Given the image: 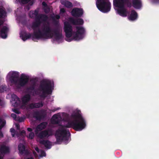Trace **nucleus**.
<instances>
[{
	"mask_svg": "<svg viewBox=\"0 0 159 159\" xmlns=\"http://www.w3.org/2000/svg\"><path fill=\"white\" fill-rule=\"evenodd\" d=\"M25 134V131L24 130H22V131H21V132L20 133V134L21 135H23L24 134Z\"/></svg>",
	"mask_w": 159,
	"mask_h": 159,
	"instance_id": "41",
	"label": "nucleus"
},
{
	"mask_svg": "<svg viewBox=\"0 0 159 159\" xmlns=\"http://www.w3.org/2000/svg\"><path fill=\"white\" fill-rule=\"evenodd\" d=\"M51 135V132L48 130H44L40 132L38 137L41 139L48 138Z\"/></svg>",
	"mask_w": 159,
	"mask_h": 159,
	"instance_id": "12",
	"label": "nucleus"
},
{
	"mask_svg": "<svg viewBox=\"0 0 159 159\" xmlns=\"http://www.w3.org/2000/svg\"><path fill=\"white\" fill-rule=\"evenodd\" d=\"M13 111L15 113L17 114H19L20 113L18 109H16V108H15L13 109Z\"/></svg>",
	"mask_w": 159,
	"mask_h": 159,
	"instance_id": "39",
	"label": "nucleus"
},
{
	"mask_svg": "<svg viewBox=\"0 0 159 159\" xmlns=\"http://www.w3.org/2000/svg\"><path fill=\"white\" fill-rule=\"evenodd\" d=\"M1 158H3V157L0 155V159H1Z\"/></svg>",
	"mask_w": 159,
	"mask_h": 159,
	"instance_id": "55",
	"label": "nucleus"
},
{
	"mask_svg": "<svg viewBox=\"0 0 159 159\" xmlns=\"http://www.w3.org/2000/svg\"><path fill=\"white\" fill-rule=\"evenodd\" d=\"M12 136L13 137H14L15 136V133H12Z\"/></svg>",
	"mask_w": 159,
	"mask_h": 159,
	"instance_id": "54",
	"label": "nucleus"
},
{
	"mask_svg": "<svg viewBox=\"0 0 159 159\" xmlns=\"http://www.w3.org/2000/svg\"><path fill=\"white\" fill-rule=\"evenodd\" d=\"M35 150L37 152L39 151V149L38 147H36L35 148Z\"/></svg>",
	"mask_w": 159,
	"mask_h": 159,
	"instance_id": "51",
	"label": "nucleus"
},
{
	"mask_svg": "<svg viewBox=\"0 0 159 159\" xmlns=\"http://www.w3.org/2000/svg\"><path fill=\"white\" fill-rule=\"evenodd\" d=\"M42 4L44 7L48 6L47 4L45 2H42Z\"/></svg>",
	"mask_w": 159,
	"mask_h": 159,
	"instance_id": "42",
	"label": "nucleus"
},
{
	"mask_svg": "<svg viewBox=\"0 0 159 159\" xmlns=\"http://www.w3.org/2000/svg\"><path fill=\"white\" fill-rule=\"evenodd\" d=\"M96 5L98 9L103 13L108 12L110 10L111 3L106 0H97Z\"/></svg>",
	"mask_w": 159,
	"mask_h": 159,
	"instance_id": "6",
	"label": "nucleus"
},
{
	"mask_svg": "<svg viewBox=\"0 0 159 159\" xmlns=\"http://www.w3.org/2000/svg\"><path fill=\"white\" fill-rule=\"evenodd\" d=\"M76 31L73 32V38L76 40L83 39L84 37L85 30L83 27L80 26L75 27Z\"/></svg>",
	"mask_w": 159,
	"mask_h": 159,
	"instance_id": "7",
	"label": "nucleus"
},
{
	"mask_svg": "<svg viewBox=\"0 0 159 159\" xmlns=\"http://www.w3.org/2000/svg\"><path fill=\"white\" fill-rule=\"evenodd\" d=\"M34 133L33 132H30L28 135L27 136L28 138L30 139H32L34 138Z\"/></svg>",
	"mask_w": 159,
	"mask_h": 159,
	"instance_id": "33",
	"label": "nucleus"
},
{
	"mask_svg": "<svg viewBox=\"0 0 159 159\" xmlns=\"http://www.w3.org/2000/svg\"><path fill=\"white\" fill-rule=\"evenodd\" d=\"M17 120H18L19 122H21L24 121V119L22 117H18Z\"/></svg>",
	"mask_w": 159,
	"mask_h": 159,
	"instance_id": "38",
	"label": "nucleus"
},
{
	"mask_svg": "<svg viewBox=\"0 0 159 159\" xmlns=\"http://www.w3.org/2000/svg\"><path fill=\"white\" fill-rule=\"evenodd\" d=\"M40 143L44 145V146L47 149H50L52 146L51 143L48 140H43L40 142Z\"/></svg>",
	"mask_w": 159,
	"mask_h": 159,
	"instance_id": "24",
	"label": "nucleus"
},
{
	"mask_svg": "<svg viewBox=\"0 0 159 159\" xmlns=\"http://www.w3.org/2000/svg\"><path fill=\"white\" fill-rule=\"evenodd\" d=\"M43 10L45 13L48 14L49 13L50 11V9L48 6L44 7Z\"/></svg>",
	"mask_w": 159,
	"mask_h": 159,
	"instance_id": "36",
	"label": "nucleus"
},
{
	"mask_svg": "<svg viewBox=\"0 0 159 159\" xmlns=\"http://www.w3.org/2000/svg\"><path fill=\"white\" fill-rule=\"evenodd\" d=\"M60 109V108L59 107H58V108H57L56 109H52V110H51V111L52 112H54L55 111H56Z\"/></svg>",
	"mask_w": 159,
	"mask_h": 159,
	"instance_id": "44",
	"label": "nucleus"
},
{
	"mask_svg": "<svg viewBox=\"0 0 159 159\" xmlns=\"http://www.w3.org/2000/svg\"><path fill=\"white\" fill-rule=\"evenodd\" d=\"M38 90L42 92L41 96L45 98L47 94H51L52 93L51 82L48 80H42L40 82Z\"/></svg>",
	"mask_w": 159,
	"mask_h": 159,
	"instance_id": "5",
	"label": "nucleus"
},
{
	"mask_svg": "<svg viewBox=\"0 0 159 159\" xmlns=\"http://www.w3.org/2000/svg\"><path fill=\"white\" fill-rule=\"evenodd\" d=\"M27 130L29 132H31L32 131V129L30 128H27Z\"/></svg>",
	"mask_w": 159,
	"mask_h": 159,
	"instance_id": "47",
	"label": "nucleus"
},
{
	"mask_svg": "<svg viewBox=\"0 0 159 159\" xmlns=\"http://www.w3.org/2000/svg\"><path fill=\"white\" fill-rule=\"evenodd\" d=\"M155 2L157 3H159V0H153Z\"/></svg>",
	"mask_w": 159,
	"mask_h": 159,
	"instance_id": "52",
	"label": "nucleus"
},
{
	"mask_svg": "<svg viewBox=\"0 0 159 159\" xmlns=\"http://www.w3.org/2000/svg\"><path fill=\"white\" fill-rule=\"evenodd\" d=\"M60 12L61 13H64L65 12V10L64 8H61L60 9Z\"/></svg>",
	"mask_w": 159,
	"mask_h": 159,
	"instance_id": "46",
	"label": "nucleus"
},
{
	"mask_svg": "<svg viewBox=\"0 0 159 159\" xmlns=\"http://www.w3.org/2000/svg\"><path fill=\"white\" fill-rule=\"evenodd\" d=\"M132 6L134 8L139 9L142 6V2L141 0H132Z\"/></svg>",
	"mask_w": 159,
	"mask_h": 159,
	"instance_id": "18",
	"label": "nucleus"
},
{
	"mask_svg": "<svg viewBox=\"0 0 159 159\" xmlns=\"http://www.w3.org/2000/svg\"><path fill=\"white\" fill-rule=\"evenodd\" d=\"M70 134L68 130L64 129L63 128H59L56 132L55 136L56 142L58 144L64 141L66 143H68L70 138Z\"/></svg>",
	"mask_w": 159,
	"mask_h": 159,
	"instance_id": "4",
	"label": "nucleus"
},
{
	"mask_svg": "<svg viewBox=\"0 0 159 159\" xmlns=\"http://www.w3.org/2000/svg\"><path fill=\"white\" fill-rule=\"evenodd\" d=\"M11 97L14 100H13V104L15 107H18L20 106V101L19 98L16 95L13 94Z\"/></svg>",
	"mask_w": 159,
	"mask_h": 159,
	"instance_id": "17",
	"label": "nucleus"
},
{
	"mask_svg": "<svg viewBox=\"0 0 159 159\" xmlns=\"http://www.w3.org/2000/svg\"><path fill=\"white\" fill-rule=\"evenodd\" d=\"M43 106V104L42 102H39L38 103H31L29 105V107L31 109L34 108H38Z\"/></svg>",
	"mask_w": 159,
	"mask_h": 159,
	"instance_id": "22",
	"label": "nucleus"
},
{
	"mask_svg": "<svg viewBox=\"0 0 159 159\" xmlns=\"http://www.w3.org/2000/svg\"><path fill=\"white\" fill-rule=\"evenodd\" d=\"M30 0H18L19 2L23 4L28 3Z\"/></svg>",
	"mask_w": 159,
	"mask_h": 159,
	"instance_id": "35",
	"label": "nucleus"
},
{
	"mask_svg": "<svg viewBox=\"0 0 159 159\" xmlns=\"http://www.w3.org/2000/svg\"><path fill=\"white\" fill-rule=\"evenodd\" d=\"M3 23V22L1 20H0V26L1 25H2Z\"/></svg>",
	"mask_w": 159,
	"mask_h": 159,
	"instance_id": "50",
	"label": "nucleus"
},
{
	"mask_svg": "<svg viewBox=\"0 0 159 159\" xmlns=\"http://www.w3.org/2000/svg\"><path fill=\"white\" fill-rule=\"evenodd\" d=\"M68 20L69 22L74 25H82L84 23V20L81 18L75 19L70 17L69 18Z\"/></svg>",
	"mask_w": 159,
	"mask_h": 159,
	"instance_id": "10",
	"label": "nucleus"
},
{
	"mask_svg": "<svg viewBox=\"0 0 159 159\" xmlns=\"http://www.w3.org/2000/svg\"><path fill=\"white\" fill-rule=\"evenodd\" d=\"M54 34V37L56 40H59L62 38V34L60 32L59 28H57L53 31Z\"/></svg>",
	"mask_w": 159,
	"mask_h": 159,
	"instance_id": "16",
	"label": "nucleus"
},
{
	"mask_svg": "<svg viewBox=\"0 0 159 159\" xmlns=\"http://www.w3.org/2000/svg\"><path fill=\"white\" fill-rule=\"evenodd\" d=\"M6 14V12L4 9L0 8V18H2L5 17Z\"/></svg>",
	"mask_w": 159,
	"mask_h": 159,
	"instance_id": "31",
	"label": "nucleus"
},
{
	"mask_svg": "<svg viewBox=\"0 0 159 159\" xmlns=\"http://www.w3.org/2000/svg\"><path fill=\"white\" fill-rule=\"evenodd\" d=\"M120 4L113 1V5L116 7H119V8L117 10L118 14L122 17H126L128 13L124 7L123 2L122 0H120Z\"/></svg>",
	"mask_w": 159,
	"mask_h": 159,
	"instance_id": "8",
	"label": "nucleus"
},
{
	"mask_svg": "<svg viewBox=\"0 0 159 159\" xmlns=\"http://www.w3.org/2000/svg\"><path fill=\"white\" fill-rule=\"evenodd\" d=\"M31 81H32L31 85L27 88V91L30 93H31L33 91H34L36 93V90L35 89V87L36 83L33 80H31Z\"/></svg>",
	"mask_w": 159,
	"mask_h": 159,
	"instance_id": "19",
	"label": "nucleus"
},
{
	"mask_svg": "<svg viewBox=\"0 0 159 159\" xmlns=\"http://www.w3.org/2000/svg\"><path fill=\"white\" fill-rule=\"evenodd\" d=\"M61 2L62 4L67 8H70L73 7L72 3L68 1L61 0Z\"/></svg>",
	"mask_w": 159,
	"mask_h": 159,
	"instance_id": "27",
	"label": "nucleus"
},
{
	"mask_svg": "<svg viewBox=\"0 0 159 159\" xmlns=\"http://www.w3.org/2000/svg\"><path fill=\"white\" fill-rule=\"evenodd\" d=\"M11 116L13 118L14 120H16L17 116L16 114L12 113L11 115Z\"/></svg>",
	"mask_w": 159,
	"mask_h": 159,
	"instance_id": "37",
	"label": "nucleus"
},
{
	"mask_svg": "<svg viewBox=\"0 0 159 159\" xmlns=\"http://www.w3.org/2000/svg\"><path fill=\"white\" fill-rule=\"evenodd\" d=\"M35 21L32 23L31 28L34 31L32 35V39H47L52 37L53 34L52 30L49 25L44 24L42 28V31L39 29L41 22L35 19Z\"/></svg>",
	"mask_w": 159,
	"mask_h": 159,
	"instance_id": "1",
	"label": "nucleus"
},
{
	"mask_svg": "<svg viewBox=\"0 0 159 159\" xmlns=\"http://www.w3.org/2000/svg\"><path fill=\"white\" fill-rule=\"evenodd\" d=\"M71 14L74 17H81L83 14V10L81 8H78L73 9L71 11Z\"/></svg>",
	"mask_w": 159,
	"mask_h": 159,
	"instance_id": "11",
	"label": "nucleus"
},
{
	"mask_svg": "<svg viewBox=\"0 0 159 159\" xmlns=\"http://www.w3.org/2000/svg\"><path fill=\"white\" fill-rule=\"evenodd\" d=\"M31 99V96L29 94L25 95L22 98V107H25L26 103Z\"/></svg>",
	"mask_w": 159,
	"mask_h": 159,
	"instance_id": "14",
	"label": "nucleus"
},
{
	"mask_svg": "<svg viewBox=\"0 0 159 159\" xmlns=\"http://www.w3.org/2000/svg\"><path fill=\"white\" fill-rule=\"evenodd\" d=\"M20 37H22V40L25 41L27 39H28L31 37H32V34H31L30 33L28 34H27L26 32L25 33L23 34H20Z\"/></svg>",
	"mask_w": 159,
	"mask_h": 159,
	"instance_id": "26",
	"label": "nucleus"
},
{
	"mask_svg": "<svg viewBox=\"0 0 159 159\" xmlns=\"http://www.w3.org/2000/svg\"><path fill=\"white\" fill-rule=\"evenodd\" d=\"M16 126L17 129H18L19 128H20V126L18 125H16Z\"/></svg>",
	"mask_w": 159,
	"mask_h": 159,
	"instance_id": "53",
	"label": "nucleus"
},
{
	"mask_svg": "<svg viewBox=\"0 0 159 159\" xmlns=\"http://www.w3.org/2000/svg\"><path fill=\"white\" fill-rule=\"evenodd\" d=\"M41 155L43 156H46V153L45 152L43 151L41 152Z\"/></svg>",
	"mask_w": 159,
	"mask_h": 159,
	"instance_id": "45",
	"label": "nucleus"
},
{
	"mask_svg": "<svg viewBox=\"0 0 159 159\" xmlns=\"http://www.w3.org/2000/svg\"><path fill=\"white\" fill-rule=\"evenodd\" d=\"M19 73L13 71L10 78L11 83L14 84L17 89H20L24 86L29 81V77L24 74H22L19 78Z\"/></svg>",
	"mask_w": 159,
	"mask_h": 159,
	"instance_id": "3",
	"label": "nucleus"
},
{
	"mask_svg": "<svg viewBox=\"0 0 159 159\" xmlns=\"http://www.w3.org/2000/svg\"><path fill=\"white\" fill-rule=\"evenodd\" d=\"M0 150L2 153H6L9 152V149L5 145H2L1 147Z\"/></svg>",
	"mask_w": 159,
	"mask_h": 159,
	"instance_id": "30",
	"label": "nucleus"
},
{
	"mask_svg": "<svg viewBox=\"0 0 159 159\" xmlns=\"http://www.w3.org/2000/svg\"><path fill=\"white\" fill-rule=\"evenodd\" d=\"M3 105V103L2 101L0 99V106H2Z\"/></svg>",
	"mask_w": 159,
	"mask_h": 159,
	"instance_id": "49",
	"label": "nucleus"
},
{
	"mask_svg": "<svg viewBox=\"0 0 159 159\" xmlns=\"http://www.w3.org/2000/svg\"><path fill=\"white\" fill-rule=\"evenodd\" d=\"M51 122L53 124H58L60 123V121L56 114L53 115L52 116Z\"/></svg>",
	"mask_w": 159,
	"mask_h": 159,
	"instance_id": "29",
	"label": "nucleus"
},
{
	"mask_svg": "<svg viewBox=\"0 0 159 159\" xmlns=\"http://www.w3.org/2000/svg\"><path fill=\"white\" fill-rule=\"evenodd\" d=\"M48 19V16L45 14H40L36 17V20L42 23V21H46Z\"/></svg>",
	"mask_w": 159,
	"mask_h": 159,
	"instance_id": "20",
	"label": "nucleus"
},
{
	"mask_svg": "<svg viewBox=\"0 0 159 159\" xmlns=\"http://www.w3.org/2000/svg\"><path fill=\"white\" fill-rule=\"evenodd\" d=\"M138 17V14L137 12L134 10L131 11V13L129 17V19L131 20H134L136 19Z\"/></svg>",
	"mask_w": 159,
	"mask_h": 159,
	"instance_id": "25",
	"label": "nucleus"
},
{
	"mask_svg": "<svg viewBox=\"0 0 159 159\" xmlns=\"http://www.w3.org/2000/svg\"><path fill=\"white\" fill-rule=\"evenodd\" d=\"M86 126L85 120L80 113L77 112L72 114L67 124L64 126L67 128H72L77 131L82 130Z\"/></svg>",
	"mask_w": 159,
	"mask_h": 159,
	"instance_id": "2",
	"label": "nucleus"
},
{
	"mask_svg": "<svg viewBox=\"0 0 159 159\" xmlns=\"http://www.w3.org/2000/svg\"><path fill=\"white\" fill-rule=\"evenodd\" d=\"M8 28L6 26H4L0 31V36L2 39H6L7 37V34L8 31Z\"/></svg>",
	"mask_w": 159,
	"mask_h": 159,
	"instance_id": "15",
	"label": "nucleus"
},
{
	"mask_svg": "<svg viewBox=\"0 0 159 159\" xmlns=\"http://www.w3.org/2000/svg\"><path fill=\"white\" fill-rule=\"evenodd\" d=\"M10 132L12 133H15V130L14 128H11L10 129Z\"/></svg>",
	"mask_w": 159,
	"mask_h": 159,
	"instance_id": "40",
	"label": "nucleus"
},
{
	"mask_svg": "<svg viewBox=\"0 0 159 159\" xmlns=\"http://www.w3.org/2000/svg\"><path fill=\"white\" fill-rule=\"evenodd\" d=\"M54 18L57 19H59L60 18V16L58 15H57L54 16Z\"/></svg>",
	"mask_w": 159,
	"mask_h": 159,
	"instance_id": "43",
	"label": "nucleus"
},
{
	"mask_svg": "<svg viewBox=\"0 0 159 159\" xmlns=\"http://www.w3.org/2000/svg\"><path fill=\"white\" fill-rule=\"evenodd\" d=\"M7 88V86L6 85H2L0 86V93H2L6 91Z\"/></svg>",
	"mask_w": 159,
	"mask_h": 159,
	"instance_id": "34",
	"label": "nucleus"
},
{
	"mask_svg": "<svg viewBox=\"0 0 159 159\" xmlns=\"http://www.w3.org/2000/svg\"><path fill=\"white\" fill-rule=\"evenodd\" d=\"M39 11L37 10H35L34 11L32 12L30 11L29 13V16L31 18H34L35 17V19H36V17L39 16Z\"/></svg>",
	"mask_w": 159,
	"mask_h": 159,
	"instance_id": "28",
	"label": "nucleus"
},
{
	"mask_svg": "<svg viewBox=\"0 0 159 159\" xmlns=\"http://www.w3.org/2000/svg\"><path fill=\"white\" fill-rule=\"evenodd\" d=\"M33 115L34 118L38 120H40L44 117L43 112L42 111H35L34 112Z\"/></svg>",
	"mask_w": 159,
	"mask_h": 159,
	"instance_id": "13",
	"label": "nucleus"
},
{
	"mask_svg": "<svg viewBox=\"0 0 159 159\" xmlns=\"http://www.w3.org/2000/svg\"><path fill=\"white\" fill-rule=\"evenodd\" d=\"M3 134L1 131L0 132V136L1 137H3Z\"/></svg>",
	"mask_w": 159,
	"mask_h": 159,
	"instance_id": "48",
	"label": "nucleus"
},
{
	"mask_svg": "<svg viewBox=\"0 0 159 159\" xmlns=\"http://www.w3.org/2000/svg\"><path fill=\"white\" fill-rule=\"evenodd\" d=\"M1 159H3V158H1Z\"/></svg>",
	"mask_w": 159,
	"mask_h": 159,
	"instance_id": "56",
	"label": "nucleus"
},
{
	"mask_svg": "<svg viewBox=\"0 0 159 159\" xmlns=\"http://www.w3.org/2000/svg\"><path fill=\"white\" fill-rule=\"evenodd\" d=\"M48 123L46 122H43L39 125L36 127L35 132L40 131L45 129L47 126Z\"/></svg>",
	"mask_w": 159,
	"mask_h": 159,
	"instance_id": "21",
	"label": "nucleus"
},
{
	"mask_svg": "<svg viewBox=\"0 0 159 159\" xmlns=\"http://www.w3.org/2000/svg\"><path fill=\"white\" fill-rule=\"evenodd\" d=\"M64 30L67 38L71 37L73 34L72 27L68 22L64 23Z\"/></svg>",
	"mask_w": 159,
	"mask_h": 159,
	"instance_id": "9",
	"label": "nucleus"
},
{
	"mask_svg": "<svg viewBox=\"0 0 159 159\" xmlns=\"http://www.w3.org/2000/svg\"><path fill=\"white\" fill-rule=\"evenodd\" d=\"M6 123V121L0 118V129L4 127Z\"/></svg>",
	"mask_w": 159,
	"mask_h": 159,
	"instance_id": "32",
	"label": "nucleus"
},
{
	"mask_svg": "<svg viewBox=\"0 0 159 159\" xmlns=\"http://www.w3.org/2000/svg\"><path fill=\"white\" fill-rule=\"evenodd\" d=\"M18 148L20 153L23 154L26 152V154L28 153V151L25 150V147L24 145L22 143H20L18 146Z\"/></svg>",
	"mask_w": 159,
	"mask_h": 159,
	"instance_id": "23",
	"label": "nucleus"
}]
</instances>
